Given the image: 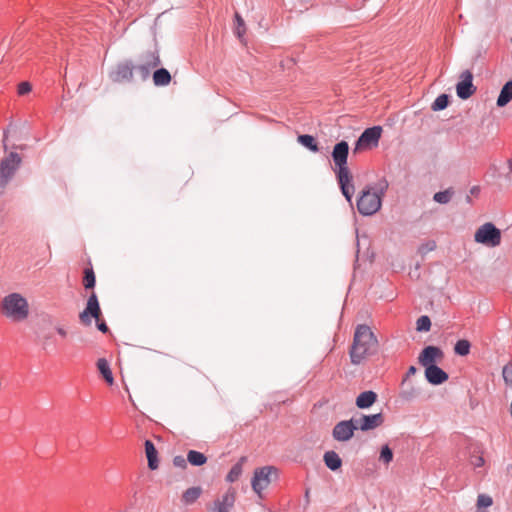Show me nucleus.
<instances>
[{"label": "nucleus", "mask_w": 512, "mask_h": 512, "mask_svg": "<svg viewBox=\"0 0 512 512\" xmlns=\"http://www.w3.org/2000/svg\"><path fill=\"white\" fill-rule=\"evenodd\" d=\"M378 347V339L372 329L366 324L357 325L349 350L351 363L361 364L365 359L376 354Z\"/></svg>", "instance_id": "obj_1"}, {"label": "nucleus", "mask_w": 512, "mask_h": 512, "mask_svg": "<svg viewBox=\"0 0 512 512\" xmlns=\"http://www.w3.org/2000/svg\"><path fill=\"white\" fill-rule=\"evenodd\" d=\"M349 145L346 141L338 142L332 150V159L335 165L334 172L342 194L349 203H352L354 185L352 174L348 168Z\"/></svg>", "instance_id": "obj_2"}, {"label": "nucleus", "mask_w": 512, "mask_h": 512, "mask_svg": "<svg viewBox=\"0 0 512 512\" xmlns=\"http://www.w3.org/2000/svg\"><path fill=\"white\" fill-rule=\"evenodd\" d=\"M388 183L383 181L375 186H367L357 200L358 212L363 216L377 213L382 206V198L387 190Z\"/></svg>", "instance_id": "obj_3"}, {"label": "nucleus", "mask_w": 512, "mask_h": 512, "mask_svg": "<svg viewBox=\"0 0 512 512\" xmlns=\"http://www.w3.org/2000/svg\"><path fill=\"white\" fill-rule=\"evenodd\" d=\"M0 313L12 321H23L29 315L28 301L20 293H10L1 300Z\"/></svg>", "instance_id": "obj_4"}, {"label": "nucleus", "mask_w": 512, "mask_h": 512, "mask_svg": "<svg viewBox=\"0 0 512 512\" xmlns=\"http://www.w3.org/2000/svg\"><path fill=\"white\" fill-rule=\"evenodd\" d=\"M21 164V157L16 152H10L0 161V194L12 179Z\"/></svg>", "instance_id": "obj_5"}, {"label": "nucleus", "mask_w": 512, "mask_h": 512, "mask_svg": "<svg viewBox=\"0 0 512 512\" xmlns=\"http://www.w3.org/2000/svg\"><path fill=\"white\" fill-rule=\"evenodd\" d=\"M474 240L488 247H496L501 243V232L494 224L488 222L477 229Z\"/></svg>", "instance_id": "obj_6"}, {"label": "nucleus", "mask_w": 512, "mask_h": 512, "mask_svg": "<svg viewBox=\"0 0 512 512\" xmlns=\"http://www.w3.org/2000/svg\"><path fill=\"white\" fill-rule=\"evenodd\" d=\"M277 477L278 469L274 466H264L261 468H257L254 471L253 478L251 480V485L253 490L260 495L261 492L266 489L271 483L272 476Z\"/></svg>", "instance_id": "obj_7"}, {"label": "nucleus", "mask_w": 512, "mask_h": 512, "mask_svg": "<svg viewBox=\"0 0 512 512\" xmlns=\"http://www.w3.org/2000/svg\"><path fill=\"white\" fill-rule=\"evenodd\" d=\"M100 316L101 309L98 302V298L96 293L92 292L87 300L85 309L79 314V319L83 325L89 326L92 323V318L99 321Z\"/></svg>", "instance_id": "obj_8"}, {"label": "nucleus", "mask_w": 512, "mask_h": 512, "mask_svg": "<svg viewBox=\"0 0 512 512\" xmlns=\"http://www.w3.org/2000/svg\"><path fill=\"white\" fill-rule=\"evenodd\" d=\"M356 430H358V426L354 419L343 420L334 426L332 436L336 441L347 442L354 436Z\"/></svg>", "instance_id": "obj_9"}, {"label": "nucleus", "mask_w": 512, "mask_h": 512, "mask_svg": "<svg viewBox=\"0 0 512 512\" xmlns=\"http://www.w3.org/2000/svg\"><path fill=\"white\" fill-rule=\"evenodd\" d=\"M457 96L460 99H468L476 92L473 84V74L470 70H465L460 74V81L456 85Z\"/></svg>", "instance_id": "obj_10"}, {"label": "nucleus", "mask_w": 512, "mask_h": 512, "mask_svg": "<svg viewBox=\"0 0 512 512\" xmlns=\"http://www.w3.org/2000/svg\"><path fill=\"white\" fill-rule=\"evenodd\" d=\"M236 493L234 489H228L221 497L214 500L207 512H229L234 506Z\"/></svg>", "instance_id": "obj_11"}, {"label": "nucleus", "mask_w": 512, "mask_h": 512, "mask_svg": "<svg viewBox=\"0 0 512 512\" xmlns=\"http://www.w3.org/2000/svg\"><path fill=\"white\" fill-rule=\"evenodd\" d=\"M443 356V351L439 347L430 345L422 350L418 357V362L420 365L427 368L429 365H435Z\"/></svg>", "instance_id": "obj_12"}, {"label": "nucleus", "mask_w": 512, "mask_h": 512, "mask_svg": "<svg viewBox=\"0 0 512 512\" xmlns=\"http://www.w3.org/2000/svg\"><path fill=\"white\" fill-rule=\"evenodd\" d=\"M382 128L380 126L370 127L364 130L356 142L355 150L363 146L377 145L381 137Z\"/></svg>", "instance_id": "obj_13"}, {"label": "nucleus", "mask_w": 512, "mask_h": 512, "mask_svg": "<svg viewBox=\"0 0 512 512\" xmlns=\"http://www.w3.org/2000/svg\"><path fill=\"white\" fill-rule=\"evenodd\" d=\"M358 429L361 431H369L373 430L379 426H381L384 422V417L381 413L372 414V415H362L358 419H354Z\"/></svg>", "instance_id": "obj_14"}, {"label": "nucleus", "mask_w": 512, "mask_h": 512, "mask_svg": "<svg viewBox=\"0 0 512 512\" xmlns=\"http://www.w3.org/2000/svg\"><path fill=\"white\" fill-rule=\"evenodd\" d=\"M133 65L131 62L119 63L111 73L114 82L131 81L133 78Z\"/></svg>", "instance_id": "obj_15"}, {"label": "nucleus", "mask_w": 512, "mask_h": 512, "mask_svg": "<svg viewBox=\"0 0 512 512\" xmlns=\"http://www.w3.org/2000/svg\"><path fill=\"white\" fill-rule=\"evenodd\" d=\"M425 377L432 385H440L448 380V374L437 365H429L425 368Z\"/></svg>", "instance_id": "obj_16"}, {"label": "nucleus", "mask_w": 512, "mask_h": 512, "mask_svg": "<svg viewBox=\"0 0 512 512\" xmlns=\"http://www.w3.org/2000/svg\"><path fill=\"white\" fill-rule=\"evenodd\" d=\"M145 453L148 460V467L156 470L159 467L158 452L152 441H145Z\"/></svg>", "instance_id": "obj_17"}, {"label": "nucleus", "mask_w": 512, "mask_h": 512, "mask_svg": "<svg viewBox=\"0 0 512 512\" xmlns=\"http://www.w3.org/2000/svg\"><path fill=\"white\" fill-rule=\"evenodd\" d=\"M377 400V394L374 391H364L356 398V406L360 409L371 407Z\"/></svg>", "instance_id": "obj_18"}, {"label": "nucleus", "mask_w": 512, "mask_h": 512, "mask_svg": "<svg viewBox=\"0 0 512 512\" xmlns=\"http://www.w3.org/2000/svg\"><path fill=\"white\" fill-rule=\"evenodd\" d=\"M202 488L200 486H194L186 489L182 496L181 502L185 506L194 504L201 496Z\"/></svg>", "instance_id": "obj_19"}, {"label": "nucleus", "mask_w": 512, "mask_h": 512, "mask_svg": "<svg viewBox=\"0 0 512 512\" xmlns=\"http://www.w3.org/2000/svg\"><path fill=\"white\" fill-rule=\"evenodd\" d=\"M512 100V80L506 82L497 98V106L504 107Z\"/></svg>", "instance_id": "obj_20"}, {"label": "nucleus", "mask_w": 512, "mask_h": 512, "mask_svg": "<svg viewBox=\"0 0 512 512\" xmlns=\"http://www.w3.org/2000/svg\"><path fill=\"white\" fill-rule=\"evenodd\" d=\"M171 82V75L165 68H159L153 73V83L155 86H167Z\"/></svg>", "instance_id": "obj_21"}, {"label": "nucleus", "mask_w": 512, "mask_h": 512, "mask_svg": "<svg viewBox=\"0 0 512 512\" xmlns=\"http://www.w3.org/2000/svg\"><path fill=\"white\" fill-rule=\"evenodd\" d=\"M324 463L332 471L338 470L342 465V460L335 451H327L324 454Z\"/></svg>", "instance_id": "obj_22"}, {"label": "nucleus", "mask_w": 512, "mask_h": 512, "mask_svg": "<svg viewBox=\"0 0 512 512\" xmlns=\"http://www.w3.org/2000/svg\"><path fill=\"white\" fill-rule=\"evenodd\" d=\"M246 461V457H241L240 460L232 466L226 476V481L233 483L241 476L243 471V464Z\"/></svg>", "instance_id": "obj_23"}, {"label": "nucleus", "mask_w": 512, "mask_h": 512, "mask_svg": "<svg viewBox=\"0 0 512 512\" xmlns=\"http://www.w3.org/2000/svg\"><path fill=\"white\" fill-rule=\"evenodd\" d=\"M97 368L99 372L102 374L103 378L106 380L108 384H113V375L110 369L109 363L105 358H100L97 361Z\"/></svg>", "instance_id": "obj_24"}, {"label": "nucleus", "mask_w": 512, "mask_h": 512, "mask_svg": "<svg viewBox=\"0 0 512 512\" xmlns=\"http://www.w3.org/2000/svg\"><path fill=\"white\" fill-rule=\"evenodd\" d=\"M187 461L193 466H202L207 462V457L202 452L189 450L187 453Z\"/></svg>", "instance_id": "obj_25"}, {"label": "nucleus", "mask_w": 512, "mask_h": 512, "mask_svg": "<svg viewBox=\"0 0 512 512\" xmlns=\"http://www.w3.org/2000/svg\"><path fill=\"white\" fill-rule=\"evenodd\" d=\"M245 32H246V26H245L244 20L240 16V14L238 12H236L235 13V29H234V33H235L237 38L242 43L245 42V39H244Z\"/></svg>", "instance_id": "obj_26"}, {"label": "nucleus", "mask_w": 512, "mask_h": 512, "mask_svg": "<svg viewBox=\"0 0 512 512\" xmlns=\"http://www.w3.org/2000/svg\"><path fill=\"white\" fill-rule=\"evenodd\" d=\"M143 63L151 69L157 68L161 64L158 51H149L143 56Z\"/></svg>", "instance_id": "obj_27"}, {"label": "nucleus", "mask_w": 512, "mask_h": 512, "mask_svg": "<svg viewBox=\"0 0 512 512\" xmlns=\"http://www.w3.org/2000/svg\"><path fill=\"white\" fill-rule=\"evenodd\" d=\"M298 142L301 143L303 146L311 150L312 152H318L319 147L315 140V138L308 134H303L298 136Z\"/></svg>", "instance_id": "obj_28"}, {"label": "nucleus", "mask_w": 512, "mask_h": 512, "mask_svg": "<svg viewBox=\"0 0 512 512\" xmlns=\"http://www.w3.org/2000/svg\"><path fill=\"white\" fill-rule=\"evenodd\" d=\"M454 191L452 188H448L444 191L436 192L433 196V200L439 204H447L450 202Z\"/></svg>", "instance_id": "obj_29"}, {"label": "nucleus", "mask_w": 512, "mask_h": 512, "mask_svg": "<svg viewBox=\"0 0 512 512\" xmlns=\"http://www.w3.org/2000/svg\"><path fill=\"white\" fill-rule=\"evenodd\" d=\"M96 278L93 268H85L83 276V285L86 289H91L95 286Z\"/></svg>", "instance_id": "obj_30"}, {"label": "nucleus", "mask_w": 512, "mask_h": 512, "mask_svg": "<svg viewBox=\"0 0 512 512\" xmlns=\"http://www.w3.org/2000/svg\"><path fill=\"white\" fill-rule=\"evenodd\" d=\"M470 347V342L468 340L462 339L456 342L454 351L460 356H466L470 352Z\"/></svg>", "instance_id": "obj_31"}, {"label": "nucleus", "mask_w": 512, "mask_h": 512, "mask_svg": "<svg viewBox=\"0 0 512 512\" xmlns=\"http://www.w3.org/2000/svg\"><path fill=\"white\" fill-rule=\"evenodd\" d=\"M449 104V97L447 94H441L439 95L434 102L432 103V110L433 111H440L445 109Z\"/></svg>", "instance_id": "obj_32"}, {"label": "nucleus", "mask_w": 512, "mask_h": 512, "mask_svg": "<svg viewBox=\"0 0 512 512\" xmlns=\"http://www.w3.org/2000/svg\"><path fill=\"white\" fill-rule=\"evenodd\" d=\"M431 328V320L427 315L420 316L416 321V330L418 332H428Z\"/></svg>", "instance_id": "obj_33"}, {"label": "nucleus", "mask_w": 512, "mask_h": 512, "mask_svg": "<svg viewBox=\"0 0 512 512\" xmlns=\"http://www.w3.org/2000/svg\"><path fill=\"white\" fill-rule=\"evenodd\" d=\"M492 504H493V499L491 496H489L487 494H479L478 495L477 503H476L478 510H481L483 508H488V507L492 506Z\"/></svg>", "instance_id": "obj_34"}, {"label": "nucleus", "mask_w": 512, "mask_h": 512, "mask_svg": "<svg viewBox=\"0 0 512 512\" xmlns=\"http://www.w3.org/2000/svg\"><path fill=\"white\" fill-rule=\"evenodd\" d=\"M385 464H389L393 459V452L388 445H384L381 448L380 458Z\"/></svg>", "instance_id": "obj_35"}, {"label": "nucleus", "mask_w": 512, "mask_h": 512, "mask_svg": "<svg viewBox=\"0 0 512 512\" xmlns=\"http://www.w3.org/2000/svg\"><path fill=\"white\" fill-rule=\"evenodd\" d=\"M502 375H503L504 382L507 385L512 386V361L507 363L503 367Z\"/></svg>", "instance_id": "obj_36"}, {"label": "nucleus", "mask_w": 512, "mask_h": 512, "mask_svg": "<svg viewBox=\"0 0 512 512\" xmlns=\"http://www.w3.org/2000/svg\"><path fill=\"white\" fill-rule=\"evenodd\" d=\"M436 248V243L435 241H428L424 244H422L420 247H419V252L421 254H426L430 251H433L434 249Z\"/></svg>", "instance_id": "obj_37"}, {"label": "nucleus", "mask_w": 512, "mask_h": 512, "mask_svg": "<svg viewBox=\"0 0 512 512\" xmlns=\"http://www.w3.org/2000/svg\"><path fill=\"white\" fill-rule=\"evenodd\" d=\"M137 71L140 73L143 80L147 79L150 76L151 68L147 66L145 63L136 67Z\"/></svg>", "instance_id": "obj_38"}, {"label": "nucleus", "mask_w": 512, "mask_h": 512, "mask_svg": "<svg viewBox=\"0 0 512 512\" xmlns=\"http://www.w3.org/2000/svg\"><path fill=\"white\" fill-rule=\"evenodd\" d=\"M187 458L185 459L183 456L177 455L173 458V464L175 467L185 469L187 467Z\"/></svg>", "instance_id": "obj_39"}, {"label": "nucleus", "mask_w": 512, "mask_h": 512, "mask_svg": "<svg viewBox=\"0 0 512 512\" xmlns=\"http://www.w3.org/2000/svg\"><path fill=\"white\" fill-rule=\"evenodd\" d=\"M32 87H31V84L29 82H21L19 85H18V94L19 95H25L27 93H29L31 91Z\"/></svg>", "instance_id": "obj_40"}, {"label": "nucleus", "mask_w": 512, "mask_h": 512, "mask_svg": "<svg viewBox=\"0 0 512 512\" xmlns=\"http://www.w3.org/2000/svg\"><path fill=\"white\" fill-rule=\"evenodd\" d=\"M471 464L476 468L482 467L484 465V458L482 456H473Z\"/></svg>", "instance_id": "obj_41"}, {"label": "nucleus", "mask_w": 512, "mask_h": 512, "mask_svg": "<svg viewBox=\"0 0 512 512\" xmlns=\"http://www.w3.org/2000/svg\"><path fill=\"white\" fill-rule=\"evenodd\" d=\"M401 397L405 400H411L415 397V393L413 391L411 392H408V391H402L401 392Z\"/></svg>", "instance_id": "obj_42"}, {"label": "nucleus", "mask_w": 512, "mask_h": 512, "mask_svg": "<svg viewBox=\"0 0 512 512\" xmlns=\"http://www.w3.org/2000/svg\"><path fill=\"white\" fill-rule=\"evenodd\" d=\"M417 372V369L415 366H410L407 370V373H406V378L404 380H406L407 378L413 376L415 373Z\"/></svg>", "instance_id": "obj_43"}, {"label": "nucleus", "mask_w": 512, "mask_h": 512, "mask_svg": "<svg viewBox=\"0 0 512 512\" xmlns=\"http://www.w3.org/2000/svg\"><path fill=\"white\" fill-rule=\"evenodd\" d=\"M97 328H98L101 332H103V333H106V332H108V330H109V329H108V326H107V324H106L105 322H100V323H98V324H97Z\"/></svg>", "instance_id": "obj_44"}, {"label": "nucleus", "mask_w": 512, "mask_h": 512, "mask_svg": "<svg viewBox=\"0 0 512 512\" xmlns=\"http://www.w3.org/2000/svg\"><path fill=\"white\" fill-rule=\"evenodd\" d=\"M56 331L62 337H66V335H67L66 330L64 328H62V327H57Z\"/></svg>", "instance_id": "obj_45"}, {"label": "nucleus", "mask_w": 512, "mask_h": 512, "mask_svg": "<svg viewBox=\"0 0 512 512\" xmlns=\"http://www.w3.org/2000/svg\"><path fill=\"white\" fill-rule=\"evenodd\" d=\"M508 167H509L510 173H512V158L508 160Z\"/></svg>", "instance_id": "obj_46"}, {"label": "nucleus", "mask_w": 512, "mask_h": 512, "mask_svg": "<svg viewBox=\"0 0 512 512\" xmlns=\"http://www.w3.org/2000/svg\"><path fill=\"white\" fill-rule=\"evenodd\" d=\"M478 191V187L474 186L472 189H471V193H476Z\"/></svg>", "instance_id": "obj_47"}, {"label": "nucleus", "mask_w": 512, "mask_h": 512, "mask_svg": "<svg viewBox=\"0 0 512 512\" xmlns=\"http://www.w3.org/2000/svg\"><path fill=\"white\" fill-rule=\"evenodd\" d=\"M6 138H7V133H6V132H4V139H3V141H5V140H6Z\"/></svg>", "instance_id": "obj_48"}]
</instances>
